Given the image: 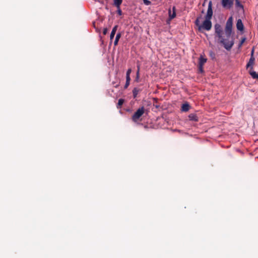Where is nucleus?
<instances>
[{
	"label": "nucleus",
	"mask_w": 258,
	"mask_h": 258,
	"mask_svg": "<svg viewBox=\"0 0 258 258\" xmlns=\"http://www.w3.org/2000/svg\"><path fill=\"white\" fill-rule=\"evenodd\" d=\"M214 41L219 48L224 47L226 49V26L219 24L214 25Z\"/></svg>",
	"instance_id": "nucleus-1"
},
{
	"label": "nucleus",
	"mask_w": 258,
	"mask_h": 258,
	"mask_svg": "<svg viewBox=\"0 0 258 258\" xmlns=\"http://www.w3.org/2000/svg\"><path fill=\"white\" fill-rule=\"evenodd\" d=\"M145 111V108L143 106L139 108L132 116V120L134 122H137L140 117L144 114Z\"/></svg>",
	"instance_id": "nucleus-2"
},
{
	"label": "nucleus",
	"mask_w": 258,
	"mask_h": 258,
	"mask_svg": "<svg viewBox=\"0 0 258 258\" xmlns=\"http://www.w3.org/2000/svg\"><path fill=\"white\" fill-rule=\"evenodd\" d=\"M212 28V22L210 19H206L205 21L203 22V24L199 27V31L202 30V29L206 30L207 31H209L211 30Z\"/></svg>",
	"instance_id": "nucleus-3"
},
{
	"label": "nucleus",
	"mask_w": 258,
	"mask_h": 258,
	"mask_svg": "<svg viewBox=\"0 0 258 258\" xmlns=\"http://www.w3.org/2000/svg\"><path fill=\"white\" fill-rule=\"evenodd\" d=\"M235 1V6L237 8L243 9V5L240 3L239 0H227V9H230L233 5L234 2Z\"/></svg>",
	"instance_id": "nucleus-4"
},
{
	"label": "nucleus",
	"mask_w": 258,
	"mask_h": 258,
	"mask_svg": "<svg viewBox=\"0 0 258 258\" xmlns=\"http://www.w3.org/2000/svg\"><path fill=\"white\" fill-rule=\"evenodd\" d=\"M233 17L231 16L227 21V37L230 36L232 32Z\"/></svg>",
	"instance_id": "nucleus-5"
},
{
	"label": "nucleus",
	"mask_w": 258,
	"mask_h": 258,
	"mask_svg": "<svg viewBox=\"0 0 258 258\" xmlns=\"http://www.w3.org/2000/svg\"><path fill=\"white\" fill-rule=\"evenodd\" d=\"M213 16L212 3L210 1L208 4V8L207 14L205 16L206 19H211Z\"/></svg>",
	"instance_id": "nucleus-6"
},
{
	"label": "nucleus",
	"mask_w": 258,
	"mask_h": 258,
	"mask_svg": "<svg viewBox=\"0 0 258 258\" xmlns=\"http://www.w3.org/2000/svg\"><path fill=\"white\" fill-rule=\"evenodd\" d=\"M169 18L170 20H172L176 16V8L175 7L172 8V12H171V9L168 10Z\"/></svg>",
	"instance_id": "nucleus-7"
},
{
	"label": "nucleus",
	"mask_w": 258,
	"mask_h": 258,
	"mask_svg": "<svg viewBox=\"0 0 258 258\" xmlns=\"http://www.w3.org/2000/svg\"><path fill=\"white\" fill-rule=\"evenodd\" d=\"M236 28L238 30H239L240 31H242L243 30L244 26H243V24L242 22L241 19H238L237 21Z\"/></svg>",
	"instance_id": "nucleus-8"
},
{
	"label": "nucleus",
	"mask_w": 258,
	"mask_h": 258,
	"mask_svg": "<svg viewBox=\"0 0 258 258\" xmlns=\"http://www.w3.org/2000/svg\"><path fill=\"white\" fill-rule=\"evenodd\" d=\"M117 28H118V25H115L112 28V30L111 31L110 35V39L111 40H112L113 39L114 35L115 34V33L116 32V30L117 29Z\"/></svg>",
	"instance_id": "nucleus-9"
},
{
	"label": "nucleus",
	"mask_w": 258,
	"mask_h": 258,
	"mask_svg": "<svg viewBox=\"0 0 258 258\" xmlns=\"http://www.w3.org/2000/svg\"><path fill=\"white\" fill-rule=\"evenodd\" d=\"M249 73L253 79L258 80V74L252 70V67H251L249 71Z\"/></svg>",
	"instance_id": "nucleus-10"
},
{
	"label": "nucleus",
	"mask_w": 258,
	"mask_h": 258,
	"mask_svg": "<svg viewBox=\"0 0 258 258\" xmlns=\"http://www.w3.org/2000/svg\"><path fill=\"white\" fill-rule=\"evenodd\" d=\"M254 60H255L254 57L253 56H251L248 62L246 64V68H248L250 67V68H251V67H252V66L254 64Z\"/></svg>",
	"instance_id": "nucleus-11"
},
{
	"label": "nucleus",
	"mask_w": 258,
	"mask_h": 258,
	"mask_svg": "<svg viewBox=\"0 0 258 258\" xmlns=\"http://www.w3.org/2000/svg\"><path fill=\"white\" fill-rule=\"evenodd\" d=\"M190 106L188 103H185L182 104L181 106V110L183 112H186L189 110Z\"/></svg>",
	"instance_id": "nucleus-12"
},
{
	"label": "nucleus",
	"mask_w": 258,
	"mask_h": 258,
	"mask_svg": "<svg viewBox=\"0 0 258 258\" xmlns=\"http://www.w3.org/2000/svg\"><path fill=\"white\" fill-rule=\"evenodd\" d=\"M188 118L190 120L197 121H198V117L195 113H191L188 115Z\"/></svg>",
	"instance_id": "nucleus-13"
},
{
	"label": "nucleus",
	"mask_w": 258,
	"mask_h": 258,
	"mask_svg": "<svg viewBox=\"0 0 258 258\" xmlns=\"http://www.w3.org/2000/svg\"><path fill=\"white\" fill-rule=\"evenodd\" d=\"M121 34L120 32H118L117 33L116 37H115L114 42V45L115 46H116L117 45L118 41H119L120 38L121 37Z\"/></svg>",
	"instance_id": "nucleus-14"
},
{
	"label": "nucleus",
	"mask_w": 258,
	"mask_h": 258,
	"mask_svg": "<svg viewBox=\"0 0 258 258\" xmlns=\"http://www.w3.org/2000/svg\"><path fill=\"white\" fill-rule=\"evenodd\" d=\"M207 60V58L203 57L202 56H201L199 58V64L203 66L206 62Z\"/></svg>",
	"instance_id": "nucleus-15"
},
{
	"label": "nucleus",
	"mask_w": 258,
	"mask_h": 258,
	"mask_svg": "<svg viewBox=\"0 0 258 258\" xmlns=\"http://www.w3.org/2000/svg\"><path fill=\"white\" fill-rule=\"evenodd\" d=\"M140 90L137 88H135L133 90V97L134 98H136Z\"/></svg>",
	"instance_id": "nucleus-16"
},
{
	"label": "nucleus",
	"mask_w": 258,
	"mask_h": 258,
	"mask_svg": "<svg viewBox=\"0 0 258 258\" xmlns=\"http://www.w3.org/2000/svg\"><path fill=\"white\" fill-rule=\"evenodd\" d=\"M234 44V41L232 40L231 41L227 42V50H230Z\"/></svg>",
	"instance_id": "nucleus-17"
},
{
	"label": "nucleus",
	"mask_w": 258,
	"mask_h": 258,
	"mask_svg": "<svg viewBox=\"0 0 258 258\" xmlns=\"http://www.w3.org/2000/svg\"><path fill=\"white\" fill-rule=\"evenodd\" d=\"M122 2V0H113L114 5L116 7H120Z\"/></svg>",
	"instance_id": "nucleus-18"
},
{
	"label": "nucleus",
	"mask_w": 258,
	"mask_h": 258,
	"mask_svg": "<svg viewBox=\"0 0 258 258\" xmlns=\"http://www.w3.org/2000/svg\"><path fill=\"white\" fill-rule=\"evenodd\" d=\"M124 102V100L123 99H119L118 101V103L117 104V108L119 109L121 107L122 105Z\"/></svg>",
	"instance_id": "nucleus-19"
},
{
	"label": "nucleus",
	"mask_w": 258,
	"mask_h": 258,
	"mask_svg": "<svg viewBox=\"0 0 258 258\" xmlns=\"http://www.w3.org/2000/svg\"><path fill=\"white\" fill-rule=\"evenodd\" d=\"M202 18V17L200 16V17H198L197 19L195 21V24L196 25V26H197L198 27V29L199 30V27L200 26H201L202 25L200 24V19Z\"/></svg>",
	"instance_id": "nucleus-20"
},
{
	"label": "nucleus",
	"mask_w": 258,
	"mask_h": 258,
	"mask_svg": "<svg viewBox=\"0 0 258 258\" xmlns=\"http://www.w3.org/2000/svg\"><path fill=\"white\" fill-rule=\"evenodd\" d=\"M139 72H140V66H138V70H137V73H136V79H135V81L137 82H139V78H140V73H139Z\"/></svg>",
	"instance_id": "nucleus-21"
},
{
	"label": "nucleus",
	"mask_w": 258,
	"mask_h": 258,
	"mask_svg": "<svg viewBox=\"0 0 258 258\" xmlns=\"http://www.w3.org/2000/svg\"><path fill=\"white\" fill-rule=\"evenodd\" d=\"M245 40H246V38L245 37L242 38L241 39V40L239 44V45H238L239 47H240L242 45L243 43L245 42Z\"/></svg>",
	"instance_id": "nucleus-22"
},
{
	"label": "nucleus",
	"mask_w": 258,
	"mask_h": 258,
	"mask_svg": "<svg viewBox=\"0 0 258 258\" xmlns=\"http://www.w3.org/2000/svg\"><path fill=\"white\" fill-rule=\"evenodd\" d=\"M143 1L144 2V4L146 6H149V5H151V2L148 0H143Z\"/></svg>",
	"instance_id": "nucleus-23"
},
{
	"label": "nucleus",
	"mask_w": 258,
	"mask_h": 258,
	"mask_svg": "<svg viewBox=\"0 0 258 258\" xmlns=\"http://www.w3.org/2000/svg\"><path fill=\"white\" fill-rule=\"evenodd\" d=\"M116 8H117V14H118L119 15H120H120H122V11H121V9H120V7H116Z\"/></svg>",
	"instance_id": "nucleus-24"
},
{
	"label": "nucleus",
	"mask_w": 258,
	"mask_h": 258,
	"mask_svg": "<svg viewBox=\"0 0 258 258\" xmlns=\"http://www.w3.org/2000/svg\"><path fill=\"white\" fill-rule=\"evenodd\" d=\"M203 67V66H201L200 64H199V69L201 73H203L204 72Z\"/></svg>",
	"instance_id": "nucleus-25"
},
{
	"label": "nucleus",
	"mask_w": 258,
	"mask_h": 258,
	"mask_svg": "<svg viewBox=\"0 0 258 258\" xmlns=\"http://www.w3.org/2000/svg\"><path fill=\"white\" fill-rule=\"evenodd\" d=\"M221 4L224 8H226V0H222Z\"/></svg>",
	"instance_id": "nucleus-26"
},
{
	"label": "nucleus",
	"mask_w": 258,
	"mask_h": 258,
	"mask_svg": "<svg viewBox=\"0 0 258 258\" xmlns=\"http://www.w3.org/2000/svg\"><path fill=\"white\" fill-rule=\"evenodd\" d=\"M131 72H132V69H128L126 72V76H130V74L131 73Z\"/></svg>",
	"instance_id": "nucleus-27"
},
{
	"label": "nucleus",
	"mask_w": 258,
	"mask_h": 258,
	"mask_svg": "<svg viewBox=\"0 0 258 258\" xmlns=\"http://www.w3.org/2000/svg\"><path fill=\"white\" fill-rule=\"evenodd\" d=\"M210 55L212 59H214L215 58V53L211 51L210 53Z\"/></svg>",
	"instance_id": "nucleus-28"
},
{
	"label": "nucleus",
	"mask_w": 258,
	"mask_h": 258,
	"mask_svg": "<svg viewBox=\"0 0 258 258\" xmlns=\"http://www.w3.org/2000/svg\"><path fill=\"white\" fill-rule=\"evenodd\" d=\"M108 32V29L107 28H104L103 30V34L104 35H106Z\"/></svg>",
	"instance_id": "nucleus-29"
},
{
	"label": "nucleus",
	"mask_w": 258,
	"mask_h": 258,
	"mask_svg": "<svg viewBox=\"0 0 258 258\" xmlns=\"http://www.w3.org/2000/svg\"><path fill=\"white\" fill-rule=\"evenodd\" d=\"M130 82L126 81L124 87L125 89H126V88H127L128 87V86L130 85Z\"/></svg>",
	"instance_id": "nucleus-30"
},
{
	"label": "nucleus",
	"mask_w": 258,
	"mask_h": 258,
	"mask_svg": "<svg viewBox=\"0 0 258 258\" xmlns=\"http://www.w3.org/2000/svg\"><path fill=\"white\" fill-rule=\"evenodd\" d=\"M131 78L130 76H126V81L130 82Z\"/></svg>",
	"instance_id": "nucleus-31"
},
{
	"label": "nucleus",
	"mask_w": 258,
	"mask_h": 258,
	"mask_svg": "<svg viewBox=\"0 0 258 258\" xmlns=\"http://www.w3.org/2000/svg\"><path fill=\"white\" fill-rule=\"evenodd\" d=\"M253 53H254V48H253L251 50V56H253Z\"/></svg>",
	"instance_id": "nucleus-32"
}]
</instances>
